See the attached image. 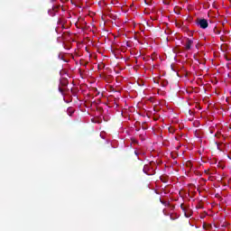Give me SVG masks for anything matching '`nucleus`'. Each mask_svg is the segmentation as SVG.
I'll return each instance as SVG.
<instances>
[{
	"instance_id": "nucleus-3",
	"label": "nucleus",
	"mask_w": 231,
	"mask_h": 231,
	"mask_svg": "<svg viewBox=\"0 0 231 231\" xmlns=\"http://www.w3.org/2000/svg\"><path fill=\"white\" fill-rule=\"evenodd\" d=\"M147 169H149V167L147 165L144 166V169H143L144 172H147Z\"/></svg>"
},
{
	"instance_id": "nucleus-2",
	"label": "nucleus",
	"mask_w": 231,
	"mask_h": 231,
	"mask_svg": "<svg viewBox=\"0 0 231 231\" xmlns=\"http://www.w3.org/2000/svg\"><path fill=\"white\" fill-rule=\"evenodd\" d=\"M190 46H192V41L188 40L186 44V50H190Z\"/></svg>"
},
{
	"instance_id": "nucleus-1",
	"label": "nucleus",
	"mask_w": 231,
	"mask_h": 231,
	"mask_svg": "<svg viewBox=\"0 0 231 231\" xmlns=\"http://www.w3.org/2000/svg\"><path fill=\"white\" fill-rule=\"evenodd\" d=\"M199 25L200 26V28H208V22H207V20L205 19H200L199 20Z\"/></svg>"
}]
</instances>
